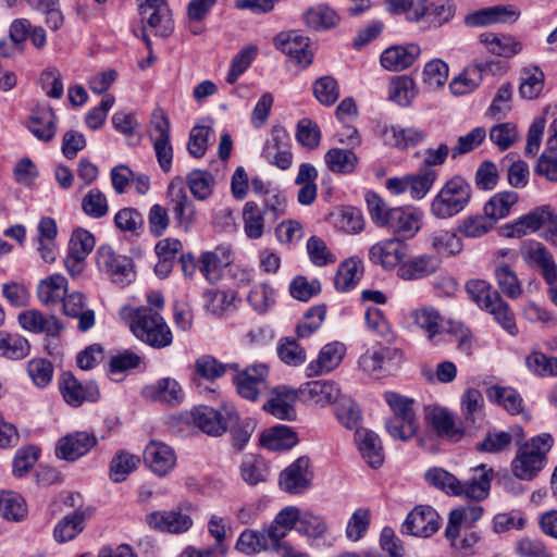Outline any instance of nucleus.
I'll list each match as a JSON object with an SVG mask.
<instances>
[{
    "label": "nucleus",
    "mask_w": 557,
    "mask_h": 557,
    "mask_svg": "<svg viewBox=\"0 0 557 557\" xmlns=\"http://www.w3.org/2000/svg\"><path fill=\"white\" fill-rule=\"evenodd\" d=\"M553 444V436L543 433L521 445L511 462L513 475L524 481L533 480L545 467Z\"/></svg>",
    "instance_id": "obj_4"
},
{
    "label": "nucleus",
    "mask_w": 557,
    "mask_h": 557,
    "mask_svg": "<svg viewBox=\"0 0 557 557\" xmlns=\"http://www.w3.org/2000/svg\"><path fill=\"white\" fill-rule=\"evenodd\" d=\"M205 306L209 312L221 315L233 307L236 300V293L216 288L207 289L203 294Z\"/></svg>",
    "instance_id": "obj_52"
},
{
    "label": "nucleus",
    "mask_w": 557,
    "mask_h": 557,
    "mask_svg": "<svg viewBox=\"0 0 557 557\" xmlns=\"http://www.w3.org/2000/svg\"><path fill=\"white\" fill-rule=\"evenodd\" d=\"M479 39L491 53L498 57L511 58L522 50L521 42L511 35L483 33L479 36Z\"/></svg>",
    "instance_id": "obj_36"
},
{
    "label": "nucleus",
    "mask_w": 557,
    "mask_h": 557,
    "mask_svg": "<svg viewBox=\"0 0 557 557\" xmlns=\"http://www.w3.org/2000/svg\"><path fill=\"white\" fill-rule=\"evenodd\" d=\"M520 12L513 5L497 4L471 12L465 16L469 27H486L494 24L511 23L518 20Z\"/></svg>",
    "instance_id": "obj_13"
},
{
    "label": "nucleus",
    "mask_w": 557,
    "mask_h": 557,
    "mask_svg": "<svg viewBox=\"0 0 557 557\" xmlns=\"http://www.w3.org/2000/svg\"><path fill=\"white\" fill-rule=\"evenodd\" d=\"M66 295V281H39L37 286V297L45 306L63 304Z\"/></svg>",
    "instance_id": "obj_53"
},
{
    "label": "nucleus",
    "mask_w": 557,
    "mask_h": 557,
    "mask_svg": "<svg viewBox=\"0 0 557 557\" xmlns=\"http://www.w3.org/2000/svg\"><path fill=\"white\" fill-rule=\"evenodd\" d=\"M207 529L208 533L214 541L213 545L227 553V541L232 535L230 520L226 517L213 513L208 520Z\"/></svg>",
    "instance_id": "obj_60"
},
{
    "label": "nucleus",
    "mask_w": 557,
    "mask_h": 557,
    "mask_svg": "<svg viewBox=\"0 0 557 557\" xmlns=\"http://www.w3.org/2000/svg\"><path fill=\"white\" fill-rule=\"evenodd\" d=\"M472 186L461 175L447 180L433 197L430 213L437 220H448L463 212L472 199Z\"/></svg>",
    "instance_id": "obj_3"
},
{
    "label": "nucleus",
    "mask_w": 557,
    "mask_h": 557,
    "mask_svg": "<svg viewBox=\"0 0 557 557\" xmlns=\"http://www.w3.org/2000/svg\"><path fill=\"white\" fill-rule=\"evenodd\" d=\"M248 301L257 312L264 313L275 304V292L268 283L253 281L248 293Z\"/></svg>",
    "instance_id": "obj_48"
},
{
    "label": "nucleus",
    "mask_w": 557,
    "mask_h": 557,
    "mask_svg": "<svg viewBox=\"0 0 557 557\" xmlns=\"http://www.w3.org/2000/svg\"><path fill=\"white\" fill-rule=\"evenodd\" d=\"M335 417L344 428L354 430L360 423L361 412L352 399L341 395L339 399L335 403Z\"/></svg>",
    "instance_id": "obj_54"
},
{
    "label": "nucleus",
    "mask_w": 557,
    "mask_h": 557,
    "mask_svg": "<svg viewBox=\"0 0 557 557\" xmlns=\"http://www.w3.org/2000/svg\"><path fill=\"white\" fill-rule=\"evenodd\" d=\"M345 355V346L334 342L322 347L315 360L307 367L308 376L321 375L335 369Z\"/></svg>",
    "instance_id": "obj_30"
},
{
    "label": "nucleus",
    "mask_w": 557,
    "mask_h": 557,
    "mask_svg": "<svg viewBox=\"0 0 557 557\" xmlns=\"http://www.w3.org/2000/svg\"><path fill=\"white\" fill-rule=\"evenodd\" d=\"M145 395L170 406L180 405L184 399V392L178 382L164 377L145 388Z\"/></svg>",
    "instance_id": "obj_34"
},
{
    "label": "nucleus",
    "mask_w": 557,
    "mask_h": 557,
    "mask_svg": "<svg viewBox=\"0 0 557 557\" xmlns=\"http://www.w3.org/2000/svg\"><path fill=\"white\" fill-rule=\"evenodd\" d=\"M494 225V221L487 214H476L465 218L458 231L466 237L478 238L487 234Z\"/></svg>",
    "instance_id": "obj_61"
},
{
    "label": "nucleus",
    "mask_w": 557,
    "mask_h": 557,
    "mask_svg": "<svg viewBox=\"0 0 557 557\" xmlns=\"http://www.w3.org/2000/svg\"><path fill=\"white\" fill-rule=\"evenodd\" d=\"M521 256L527 264L541 271L544 278H557V264L553 255L539 242H527L521 246Z\"/></svg>",
    "instance_id": "obj_22"
},
{
    "label": "nucleus",
    "mask_w": 557,
    "mask_h": 557,
    "mask_svg": "<svg viewBox=\"0 0 557 557\" xmlns=\"http://www.w3.org/2000/svg\"><path fill=\"white\" fill-rule=\"evenodd\" d=\"M141 22L146 23L156 36L168 37L174 29L171 10L166 0L152 2L144 0L138 5Z\"/></svg>",
    "instance_id": "obj_10"
},
{
    "label": "nucleus",
    "mask_w": 557,
    "mask_h": 557,
    "mask_svg": "<svg viewBox=\"0 0 557 557\" xmlns=\"http://www.w3.org/2000/svg\"><path fill=\"white\" fill-rule=\"evenodd\" d=\"M260 441L270 450H283L294 447L298 437L289 426L278 425L265 431Z\"/></svg>",
    "instance_id": "obj_40"
},
{
    "label": "nucleus",
    "mask_w": 557,
    "mask_h": 557,
    "mask_svg": "<svg viewBox=\"0 0 557 557\" xmlns=\"http://www.w3.org/2000/svg\"><path fill=\"white\" fill-rule=\"evenodd\" d=\"M478 475L472 479L461 482L460 481V493L458 496H465L469 499L483 500L487 497L491 481L493 478V470L487 468L485 465H480L474 468Z\"/></svg>",
    "instance_id": "obj_32"
},
{
    "label": "nucleus",
    "mask_w": 557,
    "mask_h": 557,
    "mask_svg": "<svg viewBox=\"0 0 557 557\" xmlns=\"http://www.w3.org/2000/svg\"><path fill=\"white\" fill-rule=\"evenodd\" d=\"M186 183L195 198L206 200L212 194L214 178L209 171L196 169L187 174Z\"/></svg>",
    "instance_id": "obj_51"
},
{
    "label": "nucleus",
    "mask_w": 557,
    "mask_h": 557,
    "mask_svg": "<svg viewBox=\"0 0 557 557\" xmlns=\"http://www.w3.org/2000/svg\"><path fill=\"white\" fill-rule=\"evenodd\" d=\"M417 95L414 81L401 75L394 77L389 83V99L399 106L407 107Z\"/></svg>",
    "instance_id": "obj_50"
},
{
    "label": "nucleus",
    "mask_w": 557,
    "mask_h": 557,
    "mask_svg": "<svg viewBox=\"0 0 557 557\" xmlns=\"http://www.w3.org/2000/svg\"><path fill=\"white\" fill-rule=\"evenodd\" d=\"M99 271L107 275L129 276L134 274V262L131 258L117 255L108 245L100 246L95 255Z\"/></svg>",
    "instance_id": "obj_23"
},
{
    "label": "nucleus",
    "mask_w": 557,
    "mask_h": 557,
    "mask_svg": "<svg viewBox=\"0 0 557 557\" xmlns=\"http://www.w3.org/2000/svg\"><path fill=\"white\" fill-rule=\"evenodd\" d=\"M147 524L159 532L178 534L188 531L193 525V519L182 511L157 510L146 516Z\"/></svg>",
    "instance_id": "obj_20"
},
{
    "label": "nucleus",
    "mask_w": 557,
    "mask_h": 557,
    "mask_svg": "<svg viewBox=\"0 0 557 557\" xmlns=\"http://www.w3.org/2000/svg\"><path fill=\"white\" fill-rule=\"evenodd\" d=\"M518 201V193L513 190L498 191L484 205L483 211L496 223L498 220L507 218Z\"/></svg>",
    "instance_id": "obj_39"
},
{
    "label": "nucleus",
    "mask_w": 557,
    "mask_h": 557,
    "mask_svg": "<svg viewBox=\"0 0 557 557\" xmlns=\"http://www.w3.org/2000/svg\"><path fill=\"white\" fill-rule=\"evenodd\" d=\"M441 260L432 255H420L403 264V270L410 276H429L436 272Z\"/></svg>",
    "instance_id": "obj_64"
},
{
    "label": "nucleus",
    "mask_w": 557,
    "mask_h": 557,
    "mask_svg": "<svg viewBox=\"0 0 557 557\" xmlns=\"http://www.w3.org/2000/svg\"><path fill=\"white\" fill-rule=\"evenodd\" d=\"M425 419L438 436L453 442H457L463 436V430L457 423L456 418L444 408H428Z\"/></svg>",
    "instance_id": "obj_26"
},
{
    "label": "nucleus",
    "mask_w": 557,
    "mask_h": 557,
    "mask_svg": "<svg viewBox=\"0 0 557 557\" xmlns=\"http://www.w3.org/2000/svg\"><path fill=\"white\" fill-rule=\"evenodd\" d=\"M429 0H387L388 10L405 14L408 21L418 22L425 16Z\"/></svg>",
    "instance_id": "obj_58"
},
{
    "label": "nucleus",
    "mask_w": 557,
    "mask_h": 557,
    "mask_svg": "<svg viewBox=\"0 0 557 557\" xmlns=\"http://www.w3.org/2000/svg\"><path fill=\"white\" fill-rule=\"evenodd\" d=\"M240 475L247 484L257 485L267 481L269 469L262 458L247 455L240 466Z\"/></svg>",
    "instance_id": "obj_49"
},
{
    "label": "nucleus",
    "mask_w": 557,
    "mask_h": 557,
    "mask_svg": "<svg viewBox=\"0 0 557 557\" xmlns=\"http://www.w3.org/2000/svg\"><path fill=\"white\" fill-rule=\"evenodd\" d=\"M286 200L280 195H272L260 208L255 201H247L243 208L244 232L250 239L262 237L265 218L272 222L286 213Z\"/></svg>",
    "instance_id": "obj_5"
},
{
    "label": "nucleus",
    "mask_w": 557,
    "mask_h": 557,
    "mask_svg": "<svg viewBox=\"0 0 557 557\" xmlns=\"http://www.w3.org/2000/svg\"><path fill=\"white\" fill-rule=\"evenodd\" d=\"M306 26L313 30H326L338 25L341 17L335 10L326 4L307 9L302 14Z\"/></svg>",
    "instance_id": "obj_37"
},
{
    "label": "nucleus",
    "mask_w": 557,
    "mask_h": 557,
    "mask_svg": "<svg viewBox=\"0 0 557 557\" xmlns=\"http://www.w3.org/2000/svg\"><path fill=\"white\" fill-rule=\"evenodd\" d=\"M312 472L308 457H299L280 474V486L287 493H304L311 483Z\"/></svg>",
    "instance_id": "obj_15"
},
{
    "label": "nucleus",
    "mask_w": 557,
    "mask_h": 557,
    "mask_svg": "<svg viewBox=\"0 0 557 557\" xmlns=\"http://www.w3.org/2000/svg\"><path fill=\"white\" fill-rule=\"evenodd\" d=\"M410 315L414 324L428 334L429 339L438 334L442 319L436 309L422 307L413 310Z\"/></svg>",
    "instance_id": "obj_59"
},
{
    "label": "nucleus",
    "mask_w": 557,
    "mask_h": 557,
    "mask_svg": "<svg viewBox=\"0 0 557 557\" xmlns=\"http://www.w3.org/2000/svg\"><path fill=\"white\" fill-rule=\"evenodd\" d=\"M493 63H476L465 69L458 76L453 78L449 89L454 96H463L472 92L481 83L483 73Z\"/></svg>",
    "instance_id": "obj_35"
},
{
    "label": "nucleus",
    "mask_w": 557,
    "mask_h": 557,
    "mask_svg": "<svg viewBox=\"0 0 557 557\" xmlns=\"http://www.w3.org/2000/svg\"><path fill=\"white\" fill-rule=\"evenodd\" d=\"M466 292L470 299L484 310L500 299L498 292L492 289L487 281H467Z\"/></svg>",
    "instance_id": "obj_46"
},
{
    "label": "nucleus",
    "mask_w": 557,
    "mask_h": 557,
    "mask_svg": "<svg viewBox=\"0 0 557 557\" xmlns=\"http://www.w3.org/2000/svg\"><path fill=\"white\" fill-rule=\"evenodd\" d=\"M490 400L502 405L509 413L518 414L522 411V398L519 393L511 387L492 386L487 389Z\"/></svg>",
    "instance_id": "obj_47"
},
{
    "label": "nucleus",
    "mask_w": 557,
    "mask_h": 557,
    "mask_svg": "<svg viewBox=\"0 0 557 557\" xmlns=\"http://www.w3.org/2000/svg\"><path fill=\"white\" fill-rule=\"evenodd\" d=\"M29 38L36 49H42L47 44V33L41 26H33L27 18L14 20L10 26V39L24 44Z\"/></svg>",
    "instance_id": "obj_33"
},
{
    "label": "nucleus",
    "mask_w": 557,
    "mask_h": 557,
    "mask_svg": "<svg viewBox=\"0 0 557 557\" xmlns=\"http://www.w3.org/2000/svg\"><path fill=\"white\" fill-rule=\"evenodd\" d=\"M404 360L399 348L375 345L368 348L358 359L359 369L374 379L393 374Z\"/></svg>",
    "instance_id": "obj_7"
},
{
    "label": "nucleus",
    "mask_w": 557,
    "mask_h": 557,
    "mask_svg": "<svg viewBox=\"0 0 557 557\" xmlns=\"http://www.w3.org/2000/svg\"><path fill=\"white\" fill-rule=\"evenodd\" d=\"M85 520L86 513L83 510H76L66 515L57 523L53 530L54 540L59 543H65L73 540L83 531Z\"/></svg>",
    "instance_id": "obj_44"
},
{
    "label": "nucleus",
    "mask_w": 557,
    "mask_h": 557,
    "mask_svg": "<svg viewBox=\"0 0 557 557\" xmlns=\"http://www.w3.org/2000/svg\"><path fill=\"white\" fill-rule=\"evenodd\" d=\"M28 341L20 334L0 332V356L12 360H20L29 354Z\"/></svg>",
    "instance_id": "obj_45"
},
{
    "label": "nucleus",
    "mask_w": 557,
    "mask_h": 557,
    "mask_svg": "<svg viewBox=\"0 0 557 557\" xmlns=\"http://www.w3.org/2000/svg\"><path fill=\"white\" fill-rule=\"evenodd\" d=\"M298 392L302 401L325 407L335 404L341 397V389L333 381H311L299 386Z\"/></svg>",
    "instance_id": "obj_19"
},
{
    "label": "nucleus",
    "mask_w": 557,
    "mask_h": 557,
    "mask_svg": "<svg viewBox=\"0 0 557 557\" xmlns=\"http://www.w3.org/2000/svg\"><path fill=\"white\" fill-rule=\"evenodd\" d=\"M327 523L325 519L311 511L301 512L299 524L296 528L298 533L308 539H322L327 532Z\"/></svg>",
    "instance_id": "obj_63"
},
{
    "label": "nucleus",
    "mask_w": 557,
    "mask_h": 557,
    "mask_svg": "<svg viewBox=\"0 0 557 557\" xmlns=\"http://www.w3.org/2000/svg\"><path fill=\"white\" fill-rule=\"evenodd\" d=\"M400 243L397 239H384L369 249V260L383 269H394L403 259Z\"/></svg>",
    "instance_id": "obj_31"
},
{
    "label": "nucleus",
    "mask_w": 557,
    "mask_h": 557,
    "mask_svg": "<svg viewBox=\"0 0 557 557\" xmlns=\"http://www.w3.org/2000/svg\"><path fill=\"white\" fill-rule=\"evenodd\" d=\"M552 219V210L548 206H541L529 213L507 224L504 230L508 237H522L539 231Z\"/></svg>",
    "instance_id": "obj_25"
},
{
    "label": "nucleus",
    "mask_w": 557,
    "mask_h": 557,
    "mask_svg": "<svg viewBox=\"0 0 557 557\" xmlns=\"http://www.w3.org/2000/svg\"><path fill=\"white\" fill-rule=\"evenodd\" d=\"M59 388L64 400L78 407L84 401H97L100 397L95 382L81 383L71 372H63L59 379Z\"/></svg>",
    "instance_id": "obj_11"
},
{
    "label": "nucleus",
    "mask_w": 557,
    "mask_h": 557,
    "mask_svg": "<svg viewBox=\"0 0 557 557\" xmlns=\"http://www.w3.org/2000/svg\"><path fill=\"white\" fill-rule=\"evenodd\" d=\"M369 214L380 227H385L400 239H411L422 226V212L412 206L391 208L375 193L366 196Z\"/></svg>",
    "instance_id": "obj_1"
},
{
    "label": "nucleus",
    "mask_w": 557,
    "mask_h": 557,
    "mask_svg": "<svg viewBox=\"0 0 557 557\" xmlns=\"http://www.w3.org/2000/svg\"><path fill=\"white\" fill-rule=\"evenodd\" d=\"M191 420L203 433L212 436H220L238 421L236 407L231 403H224L219 410L209 406L195 407L191 412Z\"/></svg>",
    "instance_id": "obj_8"
},
{
    "label": "nucleus",
    "mask_w": 557,
    "mask_h": 557,
    "mask_svg": "<svg viewBox=\"0 0 557 557\" xmlns=\"http://www.w3.org/2000/svg\"><path fill=\"white\" fill-rule=\"evenodd\" d=\"M544 73L536 66L523 70L519 86L521 97L529 100L537 98L544 88Z\"/></svg>",
    "instance_id": "obj_55"
},
{
    "label": "nucleus",
    "mask_w": 557,
    "mask_h": 557,
    "mask_svg": "<svg viewBox=\"0 0 557 557\" xmlns=\"http://www.w3.org/2000/svg\"><path fill=\"white\" fill-rule=\"evenodd\" d=\"M425 481L447 494L459 495L460 481L443 468H432L424 474Z\"/></svg>",
    "instance_id": "obj_62"
},
{
    "label": "nucleus",
    "mask_w": 557,
    "mask_h": 557,
    "mask_svg": "<svg viewBox=\"0 0 557 557\" xmlns=\"http://www.w3.org/2000/svg\"><path fill=\"white\" fill-rule=\"evenodd\" d=\"M384 398L394 416L386 421V430L394 438L407 441L416 435L418 422L413 400L395 392H386Z\"/></svg>",
    "instance_id": "obj_6"
},
{
    "label": "nucleus",
    "mask_w": 557,
    "mask_h": 557,
    "mask_svg": "<svg viewBox=\"0 0 557 557\" xmlns=\"http://www.w3.org/2000/svg\"><path fill=\"white\" fill-rule=\"evenodd\" d=\"M269 369L260 363L246 368L234 376L237 393L245 399L256 401L268 388Z\"/></svg>",
    "instance_id": "obj_9"
},
{
    "label": "nucleus",
    "mask_w": 557,
    "mask_h": 557,
    "mask_svg": "<svg viewBox=\"0 0 557 557\" xmlns=\"http://www.w3.org/2000/svg\"><path fill=\"white\" fill-rule=\"evenodd\" d=\"M438 172L429 166H421L417 173L408 175V186L410 197L414 200L423 199L431 190Z\"/></svg>",
    "instance_id": "obj_43"
},
{
    "label": "nucleus",
    "mask_w": 557,
    "mask_h": 557,
    "mask_svg": "<svg viewBox=\"0 0 557 557\" xmlns=\"http://www.w3.org/2000/svg\"><path fill=\"white\" fill-rule=\"evenodd\" d=\"M356 443L364 461L372 468H380L384 461L381 438L368 429H357Z\"/></svg>",
    "instance_id": "obj_29"
},
{
    "label": "nucleus",
    "mask_w": 557,
    "mask_h": 557,
    "mask_svg": "<svg viewBox=\"0 0 557 557\" xmlns=\"http://www.w3.org/2000/svg\"><path fill=\"white\" fill-rule=\"evenodd\" d=\"M330 171L338 174H351L358 164V157L350 149L332 148L324 154Z\"/></svg>",
    "instance_id": "obj_42"
},
{
    "label": "nucleus",
    "mask_w": 557,
    "mask_h": 557,
    "mask_svg": "<svg viewBox=\"0 0 557 557\" xmlns=\"http://www.w3.org/2000/svg\"><path fill=\"white\" fill-rule=\"evenodd\" d=\"M97 438L88 432H73L61 437L55 446V456L67 461H75L86 455L95 445Z\"/></svg>",
    "instance_id": "obj_18"
},
{
    "label": "nucleus",
    "mask_w": 557,
    "mask_h": 557,
    "mask_svg": "<svg viewBox=\"0 0 557 557\" xmlns=\"http://www.w3.org/2000/svg\"><path fill=\"white\" fill-rule=\"evenodd\" d=\"M420 53L421 49L416 44L393 46L382 52L380 61L385 70L398 72L411 66Z\"/></svg>",
    "instance_id": "obj_27"
},
{
    "label": "nucleus",
    "mask_w": 557,
    "mask_h": 557,
    "mask_svg": "<svg viewBox=\"0 0 557 557\" xmlns=\"http://www.w3.org/2000/svg\"><path fill=\"white\" fill-rule=\"evenodd\" d=\"M168 193L171 197L172 212L178 226L184 231L190 230L196 221V208L187 196L183 180L181 177L172 180Z\"/></svg>",
    "instance_id": "obj_12"
},
{
    "label": "nucleus",
    "mask_w": 557,
    "mask_h": 557,
    "mask_svg": "<svg viewBox=\"0 0 557 557\" xmlns=\"http://www.w3.org/2000/svg\"><path fill=\"white\" fill-rule=\"evenodd\" d=\"M27 509L23 497L14 492H0V516L7 520L20 521Z\"/></svg>",
    "instance_id": "obj_57"
},
{
    "label": "nucleus",
    "mask_w": 557,
    "mask_h": 557,
    "mask_svg": "<svg viewBox=\"0 0 557 557\" xmlns=\"http://www.w3.org/2000/svg\"><path fill=\"white\" fill-rule=\"evenodd\" d=\"M300 397L298 389L287 386L275 387L262 408L280 420L293 421L297 417L295 405Z\"/></svg>",
    "instance_id": "obj_14"
},
{
    "label": "nucleus",
    "mask_w": 557,
    "mask_h": 557,
    "mask_svg": "<svg viewBox=\"0 0 557 557\" xmlns=\"http://www.w3.org/2000/svg\"><path fill=\"white\" fill-rule=\"evenodd\" d=\"M274 45L302 67L312 63L313 54L309 49V38L295 30L276 35Z\"/></svg>",
    "instance_id": "obj_17"
},
{
    "label": "nucleus",
    "mask_w": 557,
    "mask_h": 557,
    "mask_svg": "<svg viewBox=\"0 0 557 557\" xmlns=\"http://www.w3.org/2000/svg\"><path fill=\"white\" fill-rule=\"evenodd\" d=\"M235 548L245 555H253L267 550L269 543L264 532L246 529L239 534Z\"/></svg>",
    "instance_id": "obj_56"
},
{
    "label": "nucleus",
    "mask_w": 557,
    "mask_h": 557,
    "mask_svg": "<svg viewBox=\"0 0 557 557\" xmlns=\"http://www.w3.org/2000/svg\"><path fill=\"white\" fill-rule=\"evenodd\" d=\"M17 320L24 330L51 337L59 336L63 329L62 323L55 315H46L36 309L21 312Z\"/></svg>",
    "instance_id": "obj_24"
},
{
    "label": "nucleus",
    "mask_w": 557,
    "mask_h": 557,
    "mask_svg": "<svg viewBox=\"0 0 557 557\" xmlns=\"http://www.w3.org/2000/svg\"><path fill=\"white\" fill-rule=\"evenodd\" d=\"M232 263V251L228 247L220 246L213 251L202 252L199 257V272L205 277L218 273Z\"/></svg>",
    "instance_id": "obj_41"
},
{
    "label": "nucleus",
    "mask_w": 557,
    "mask_h": 557,
    "mask_svg": "<svg viewBox=\"0 0 557 557\" xmlns=\"http://www.w3.org/2000/svg\"><path fill=\"white\" fill-rule=\"evenodd\" d=\"M440 516L430 506H417L406 518L404 532L414 535L429 537L440 529Z\"/></svg>",
    "instance_id": "obj_16"
},
{
    "label": "nucleus",
    "mask_w": 557,
    "mask_h": 557,
    "mask_svg": "<svg viewBox=\"0 0 557 557\" xmlns=\"http://www.w3.org/2000/svg\"><path fill=\"white\" fill-rule=\"evenodd\" d=\"M120 317L132 333L143 343L156 349L169 347L173 343L172 331L165 319L153 308L141 306L122 307Z\"/></svg>",
    "instance_id": "obj_2"
},
{
    "label": "nucleus",
    "mask_w": 557,
    "mask_h": 557,
    "mask_svg": "<svg viewBox=\"0 0 557 557\" xmlns=\"http://www.w3.org/2000/svg\"><path fill=\"white\" fill-rule=\"evenodd\" d=\"M482 515L483 508L479 505L463 506L451 510L445 530L446 537L459 535L461 528L471 527Z\"/></svg>",
    "instance_id": "obj_38"
},
{
    "label": "nucleus",
    "mask_w": 557,
    "mask_h": 557,
    "mask_svg": "<svg viewBox=\"0 0 557 557\" xmlns=\"http://www.w3.org/2000/svg\"><path fill=\"white\" fill-rule=\"evenodd\" d=\"M57 115L50 107H37L27 121L28 131L39 140L48 143L57 133Z\"/></svg>",
    "instance_id": "obj_28"
},
{
    "label": "nucleus",
    "mask_w": 557,
    "mask_h": 557,
    "mask_svg": "<svg viewBox=\"0 0 557 557\" xmlns=\"http://www.w3.org/2000/svg\"><path fill=\"white\" fill-rule=\"evenodd\" d=\"M144 461L154 474L164 476L174 469L176 455L171 446L151 441L144 450Z\"/></svg>",
    "instance_id": "obj_21"
}]
</instances>
